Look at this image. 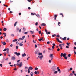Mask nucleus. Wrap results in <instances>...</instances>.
Wrapping results in <instances>:
<instances>
[{"mask_svg":"<svg viewBox=\"0 0 76 76\" xmlns=\"http://www.w3.org/2000/svg\"><path fill=\"white\" fill-rule=\"evenodd\" d=\"M67 56V54L66 53H61V57H64Z\"/></svg>","mask_w":76,"mask_h":76,"instance_id":"obj_1","label":"nucleus"},{"mask_svg":"<svg viewBox=\"0 0 76 76\" xmlns=\"http://www.w3.org/2000/svg\"><path fill=\"white\" fill-rule=\"evenodd\" d=\"M53 54H50V58H51V60H53V58H54V56H53Z\"/></svg>","mask_w":76,"mask_h":76,"instance_id":"obj_2","label":"nucleus"},{"mask_svg":"<svg viewBox=\"0 0 76 76\" xmlns=\"http://www.w3.org/2000/svg\"><path fill=\"white\" fill-rule=\"evenodd\" d=\"M14 54H16V55H17V56H19V55H20V53H17V52H15Z\"/></svg>","mask_w":76,"mask_h":76,"instance_id":"obj_3","label":"nucleus"},{"mask_svg":"<svg viewBox=\"0 0 76 76\" xmlns=\"http://www.w3.org/2000/svg\"><path fill=\"white\" fill-rule=\"evenodd\" d=\"M16 59V58L15 57V56H12L11 58V60H15Z\"/></svg>","mask_w":76,"mask_h":76,"instance_id":"obj_4","label":"nucleus"},{"mask_svg":"<svg viewBox=\"0 0 76 76\" xmlns=\"http://www.w3.org/2000/svg\"><path fill=\"white\" fill-rule=\"evenodd\" d=\"M19 67L20 68L21 67H22V62H20V64H18Z\"/></svg>","mask_w":76,"mask_h":76,"instance_id":"obj_5","label":"nucleus"},{"mask_svg":"<svg viewBox=\"0 0 76 76\" xmlns=\"http://www.w3.org/2000/svg\"><path fill=\"white\" fill-rule=\"evenodd\" d=\"M1 43L3 45H5L6 44V42H2Z\"/></svg>","mask_w":76,"mask_h":76,"instance_id":"obj_6","label":"nucleus"},{"mask_svg":"<svg viewBox=\"0 0 76 76\" xmlns=\"http://www.w3.org/2000/svg\"><path fill=\"white\" fill-rule=\"evenodd\" d=\"M56 39L57 40L58 42H60V43H62V42H61L60 41L58 38Z\"/></svg>","mask_w":76,"mask_h":76,"instance_id":"obj_7","label":"nucleus"},{"mask_svg":"<svg viewBox=\"0 0 76 76\" xmlns=\"http://www.w3.org/2000/svg\"><path fill=\"white\" fill-rule=\"evenodd\" d=\"M26 56V54L25 53H24L22 54V57H25Z\"/></svg>","mask_w":76,"mask_h":76,"instance_id":"obj_8","label":"nucleus"},{"mask_svg":"<svg viewBox=\"0 0 76 76\" xmlns=\"http://www.w3.org/2000/svg\"><path fill=\"white\" fill-rule=\"evenodd\" d=\"M9 49L8 48L7 49V54L9 53Z\"/></svg>","mask_w":76,"mask_h":76,"instance_id":"obj_9","label":"nucleus"},{"mask_svg":"<svg viewBox=\"0 0 76 76\" xmlns=\"http://www.w3.org/2000/svg\"><path fill=\"white\" fill-rule=\"evenodd\" d=\"M28 69L29 70H32V69H33V68L32 67L30 66L28 68Z\"/></svg>","mask_w":76,"mask_h":76,"instance_id":"obj_10","label":"nucleus"},{"mask_svg":"<svg viewBox=\"0 0 76 76\" xmlns=\"http://www.w3.org/2000/svg\"><path fill=\"white\" fill-rule=\"evenodd\" d=\"M41 26H45V25H46V24H45V23H42L41 24Z\"/></svg>","mask_w":76,"mask_h":76,"instance_id":"obj_11","label":"nucleus"},{"mask_svg":"<svg viewBox=\"0 0 76 76\" xmlns=\"http://www.w3.org/2000/svg\"><path fill=\"white\" fill-rule=\"evenodd\" d=\"M43 57H44V56H43V55L40 56V58H39L40 60H42V58H43Z\"/></svg>","mask_w":76,"mask_h":76,"instance_id":"obj_12","label":"nucleus"},{"mask_svg":"<svg viewBox=\"0 0 76 76\" xmlns=\"http://www.w3.org/2000/svg\"><path fill=\"white\" fill-rule=\"evenodd\" d=\"M30 75L31 76H33V75H34V72H31L30 73Z\"/></svg>","mask_w":76,"mask_h":76,"instance_id":"obj_13","label":"nucleus"},{"mask_svg":"<svg viewBox=\"0 0 76 76\" xmlns=\"http://www.w3.org/2000/svg\"><path fill=\"white\" fill-rule=\"evenodd\" d=\"M30 32L31 33V34H34V31H30Z\"/></svg>","mask_w":76,"mask_h":76,"instance_id":"obj_14","label":"nucleus"},{"mask_svg":"<svg viewBox=\"0 0 76 76\" xmlns=\"http://www.w3.org/2000/svg\"><path fill=\"white\" fill-rule=\"evenodd\" d=\"M16 41H17V39H15L12 40V42H16Z\"/></svg>","mask_w":76,"mask_h":76,"instance_id":"obj_15","label":"nucleus"},{"mask_svg":"<svg viewBox=\"0 0 76 76\" xmlns=\"http://www.w3.org/2000/svg\"><path fill=\"white\" fill-rule=\"evenodd\" d=\"M58 72H59V73H61V71H60V69H58Z\"/></svg>","mask_w":76,"mask_h":76,"instance_id":"obj_16","label":"nucleus"},{"mask_svg":"<svg viewBox=\"0 0 76 76\" xmlns=\"http://www.w3.org/2000/svg\"><path fill=\"white\" fill-rule=\"evenodd\" d=\"M45 31L46 32V34L48 35V31L46 29H45Z\"/></svg>","mask_w":76,"mask_h":76,"instance_id":"obj_17","label":"nucleus"},{"mask_svg":"<svg viewBox=\"0 0 76 76\" xmlns=\"http://www.w3.org/2000/svg\"><path fill=\"white\" fill-rule=\"evenodd\" d=\"M36 15V16H37V17H39H39H40V16L39 14H37V15Z\"/></svg>","mask_w":76,"mask_h":76,"instance_id":"obj_18","label":"nucleus"},{"mask_svg":"<svg viewBox=\"0 0 76 76\" xmlns=\"http://www.w3.org/2000/svg\"><path fill=\"white\" fill-rule=\"evenodd\" d=\"M3 35H4V37H6V34L4 33H3Z\"/></svg>","mask_w":76,"mask_h":76,"instance_id":"obj_19","label":"nucleus"},{"mask_svg":"<svg viewBox=\"0 0 76 76\" xmlns=\"http://www.w3.org/2000/svg\"><path fill=\"white\" fill-rule=\"evenodd\" d=\"M6 30H7V28H4L3 29L4 31H6Z\"/></svg>","mask_w":76,"mask_h":76,"instance_id":"obj_20","label":"nucleus"},{"mask_svg":"<svg viewBox=\"0 0 76 76\" xmlns=\"http://www.w3.org/2000/svg\"><path fill=\"white\" fill-rule=\"evenodd\" d=\"M19 48V46H17L16 47V50H18Z\"/></svg>","mask_w":76,"mask_h":76,"instance_id":"obj_21","label":"nucleus"},{"mask_svg":"<svg viewBox=\"0 0 76 76\" xmlns=\"http://www.w3.org/2000/svg\"><path fill=\"white\" fill-rule=\"evenodd\" d=\"M17 22H16L14 24V26H15L16 25V24L17 23Z\"/></svg>","mask_w":76,"mask_h":76,"instance_id":"obj_22","label":"nucleus"},{"mask_svg":"<svg viewBox=\"0 0 76 76\" xmlns=\"http://www.w3.org/2000/svg\"><path fill=\"white\" fill-rule=\"evenodd\" d=\"M19 45H20V46H22L23 45V44H22V43H20L19 44Z\"/></svg>","mask_w":76,"mask_h":76,"instance_id":"obj_23","label":"nucleus"},{"mask_svg":"<svg viewBox=\"0 0 76 76\" xmlns=\"http://www.w3.org/2000/svg\"><path fill=\"white\" fill-rule=\"evenodd\" d=\"M42 53H39V54H38V55H42Z\"/></svg>","mask_w":76,"mask_h":76,"instance_id":"obj_24","label":"nucleus"},{"mask_svg":"<svg viewBox=\"0 0 76 76\" xmlns=\"http://www.w3.org/2000/svg\"><path fill=\"white\" fill-rule=\"evenodd\" d=\"M54 74H56V73H57V71H55L54 72Z\"/></svg>","mask_w":76,"mask_h":76,"instance_id":"obj_25","label":"nucleus"},{"mask_svg":"<svg viewBox=\"0 0 76 76\" xmlns=\"http://www.w3.org/2000/svg\"><path fill=\"white\" fill-rule=\"evenodd\" d=\"M23 29L24 31H26V28H25L24 27H23Z\"/></svg>","mask_w":76,"mask_h":76,"instance_id":"obj_26","label":"nucleus"},{"mask_svg":"<svg viewBox=\"0 0 76 76\" xmlns=\"http://www.w3.org/2000/svg\"><path fill=\"white\" fill-rule=\"evenodd\" d=\"M59 46L60 47H62V45L61 44H59Z\"/></svg>","mask_w":76,"mask_h":76,"instance_id":"obj_27","label":"nucleus"},{"mask_svg":"<svg viewBox=\"0 0 76 76\" xmlns=\"http://www.w3.org/2000/svg\"><path fill=\"white\" fill-rule=\"evenodd\" d=\"M69 76H73V74L72 73L70 74Z\"/></svg>","mask_w":76,"mask_h":76,"instance_id":"obj_28","label":"nucleus"},{"mask_svg":"<svg viewBox=\"0 0 76 76\" xmlns=\"http://www.w3.org/2000/svg\"><path fill=\"white\" fill-rule=\"evenodd\" d=\"M33 42L34 43H36V40H34L33 41Z\"/></svg>","mask_w":76,"mask_h":76,"instance_id":"obj_29","label":"nucleus"},{"mask_svg":"<svg viewBox=\"0 0 76 76\" xmlns=\"http://www.w3.org/2000/svg\"><path fill=\"white\" fill-rule=\"evenodd\" d=\"M35 54H37L38 53V51H36L35 52Z\"/></svg>","mask_w":76,"mask_h":76,"instance_id":"obj_30","label":"nucleus"},{"mask_svg":"<svg viewBox=\"0 0 76 76\" xmlns=\"http://www.w3.org/2000/svg\"><path fill=\"white\" fill-rule=\"evenodd\" d=\"M64 57L65 59L66 60H67V56H65Z\"/></svg>","mask_w":76,"mask_h":76,"instance_id":"obj_31","label":"nucleus"},{"mask_svg":"<svg viewBox=\"0 0 76 76\" xmlns=\"http://www.w3.org/2000/svg\"><path fill=\"white\" fill-rule=\"evenodd\" d=\"M38 68H35V69H34V70H38Z\"/></svg>","mask_w":76,"mask_h":76,"instance_id":"obj_32","label":"nucleus"},{"mask_svg":"<svg viewBox=\"0 0 76 76\" xmlns=\"http://www.w3.org/2000/svg\"><path fill=\"white\" fill-rule=\"evenodd\" d=\"M9 59L8 58H7L5 59V60H6V61H8V60Z\"/></svg>","mask_w":76,"mask_h":76,"instance_id":"obj_33","label":"nucleus"},{"mask_svg":"<svg viewBox=\"0 0 76 76\" xmlns=\"http://www.w3.org/2000/svg\"><path fill=\"white\" fill-rule=\"evenodd\" d=\"M54 16L55 18H57V15H54Z\"/></svg>","mask_w":76,"mask_h":76,"instance_id":"obj_34","label":"nucleus"},{"mask_svg":"<svg viewBox=\"0 0 76 76\" xmlns=\"http://www.w3.org/2000/svg\"><path fill=\"white\" fill-rule=\"evenodd\" d=\"M25 38V36H24L22 37V38L23 39H24Z\"/></svg>","mask_w":76,"mask_h":76,"instance_id":"obj_35","label":"nucleus"},{"mask_svg":"<svg viewBox=\"0 0 76 76\" xmlns=\"http://www.w3.org/2000/svg\"><path fill=\"white\" fill-rule=\"evenodd\" d=\"M28 32H24V34H25L26 35V34H28Z\"/></svg>","mask_w":76,"mask_h":76,"instance_id":"obj_36","label":"nucleus"},{"mask_svg":"<svg viewBox=\"0 0 76 76\" xmlns=\"http://www.w3.org/2000/svg\"><path fill=\"white\" fill-rule=\"evenodd\" d=\"M39 34H41V31H39Z\"/></svg>","mask_w":76,"mask_h":76,"instance_id":"obj_37","label":"nucleus"},{"mask_svg":"<svg viewBox=\"0 0 76 76\" xmlns=\"http://www.w3.org/2000/svg\"><path fill=\"white\" fill-rule=\"evenodd\" d=\"M55 36H56V34H54V35H52V37H55Z\"/></svg>","mask_w":76,"mask_h":76,"instance_id":"obj_38","label":"nucleus"},{"mask_svg":"<svg viewBox=\"0 0 76 76\" xmlns=\"http://www.w3.org/2000/svg\"><path fill=\"white\" fill-rule=\"evenodd\" d=\"M31 16H34V14L32 12L31 14Z\"/></svg>","mask_w":76,"mask_h":76,"instance_id":"obj_39","label":"nucleus"},{"mask_svg":"<svg viewBox=\"0 0 76 76\" xmlns=\"http://www.w3.org/2000/svg\"><path fill=\"white\" fill-rule=\"evenodd\" d=\"M38 22H36L35 23V25H36V26H38Z\"/></svg>","mask_w":76,"mask_h":76,"instance_id":"obj_40","label":"nucleus"},{"mask_svg":"<svg viewBox=\"0 0 76 76\" xmlns=\"http://www.w3.org/2000/svg\"><path fill=\"white\" fill-rule=\"evenodd\" d=\"M60 23H61L60 22H59L58 23V26H60Z\"/></svg>","mask_w":76,"mask_h":76,"instance_id":"obj_41","label":"nucleus"},{"mask_svg":"<svg viewBox=\"0 0 76 76\" xmlns=\"http://www.w3.org/2000/svg\"><path fill=\"white\" fill-rule=\"evenodd\" d=\"M17 31H19V28L18 27L17 28Z\"/></svg>","mask_w":76,"mask_h":76,"instance_id":"obj_42","label":"nucleus"},{"mask_svg":"<svg viewBox=\"0 0 76 76\" xmlns=\"http://www.w3.org/2000/svg\"><path fill=\"white\" fill-rule=\"evenodd\" d=\"M6 50H7V49H5L3 50V51H6Z\"/></svg>","mask_w":76,"mask_h":76,"instance_id":"obj_43","label":"nucleus"},{"mask_svg":"<svg viewBox=\"0 0 76 76\" xmlns=\"http://www.w3.org/2000/svg\"><path fill=\"white\" fill-rule=\"evenodd\" d=\"M6 42H9V40L8 39H6Z\"/></svg>","mask_w":76,"mask_h":76,"instance_id":"obj_44","label":"nucleus"},{"mask_svg":"<svg viewBox=\"0 0 76 76\" xmlns=\"http://www.w3.org/2000/svg\"><path fill=\"white\" fill-rule=\"evenodd\" d=\"M21 31H22V30H21V29H20L19 30V32H21Z\"/></svg>","mask_w":76,"mask_h":76,"instance_id":"obj_45","label":"nucleus"},{"mask_svg":"<svg viewBox=\"0 0 76 76\" xmlns=\"http://www.w3.org/2000/svg\"><path fill=\"white\" fill-rule=\"evenodd\" d=\"M25 72H28V70L25 69Z\"/></svg>","mask_w":76,"mask_h":76,"instance_id":"obj_46","label":"nucleus"},{"mask_svg":"<svg viewBox=\"0 0 76 76\" xmlns=\"http://www.w3.org/2000/svg\"><path fill=\"white\" fill-rule=\"evenodd\" d=\"M28 73H30V70L28 69Z\"/></svg>","mask_w":76,"mask_h":76,"instance_id":"obj_47","label":"nucleus"},{"mask_svg":"<svg viewBox=\"0 0 76 76\" xmlns=\"http://www.w3.org/2000/svg\"><path fill=\"white\" fill-rule=\"evenodd\" d=\"M11 36L12 37H14L15 36V35L13 34H11Z\"/></svg>","mask_w":76,"mask_h":76,"instance_id":"obj_48","label":"nucleus"},{"mask_svg":"<svg viewBox=\"0 0 76 76\" xmlns=\"http://www.w3.org/2000/svg\"><path fill=\"white\" fill-rule=\"evenodd\" d=\"M71 56V55H70V54H69L68 55V57H70Z\"/></svg>","mask_w":76,"mask_h":76,"instance_id":"obj_49","label":"nucleus"},{"mask_svg":"<svg viewBox=\"0 0 76 76\" xmlns=\"http://www.w3.org/2000/svg\"><path fill=\"white\" fill-rule=\"evenodd\" d=\"M19 39H21V40H23V39L22 38H19Z\"/></svg>","mask_w":76,"mask_h":76,"instance_id":"obj_50","label":"nucleus"},{"mask_svg":"<svg viewBox=\"0 0 76 76\" xmlns=\"http://www.w3.org/2000/svg\"><path fill=\"white\" fill-rule=\"evenodd\" d=\"M64 40H66V37H64Z\"/></svg>","mask_w":76,"mask_h":76,"instance_id":"obj_51","label":"nucleus"},{"mask_svg":"<svg viewBox=\"0 0 76 76\" xmlns=\"http://www.w3.org/2000/svg\"><path fill=\"white\" fill-rule=\"evenodd\" d=\"M66 44H67V45L68 46H69V45H70L69 44V43H66Z\"/></svg>","mask_w":76,"mask_h":76,"instance_id":"obj_52","label":"nucleus"},{"mask_svg":"<svg viewBox=\"0 0 76 76\" xmlns=\"http://www.w3.org/2000/svg\"><path fill=\"white\" fill-rule=\"evenodd\" d=\"M53 46H55L56 45V44L54 43L53 44Z\"/></svg>","mask_w":76,"mask_h":76,"instance_id":"obj_53","label":"nucleus"},{"mask_svg":"<svg viewBox=\"0 0 76 76\" xmlns=\"http://www.w3.org/2000/svg\"><path fill=\"white\" fill-rule=\"evenodd\" d=\"M0 66L1 67H3V65H2V64H0Z\"/></svg>","mask_w":76,"mask_h":76,"instance_id":"obj_54","label":"nucleus"},{"mask_svg":"<svg viewBox=\"0 0 76 76\" xmlns=\"http://www.w3.org/2000/svg\"><path fill=\"white\" fill-rule=\"evenodd\" d=\"M57 37H58H58H60V35H57L56 36Z\"/></svg>","mask_w":76,"mask_h":76,"instance_id":"obj_55","label":"nucleus"},{"mask_svg":"<svg viewBox=\"0 0 76 76\" xmlns=\"http://www.w3.org/2000/svg\"><path fill=\"white\" fill-rule=\"evenodd\" d=\"M54 48H55L54 46H52V48L53 49H54Z\"/></svg>","mask_w":76,"mask_h":76,"instance_id":"obj_56","label":"nucleus"},{"mask_svg":"<svg viewBox=\"0 0 76 76\" xmlns=\"http://www.w3.org/2000/svg\"><path fill=\"white\" fill-rule=\"evenodd\" d=\"M34 73H35V74H37V71H35V72H34Z\"/></svg>","mask_w":76,"mask_h":76,"instance_id":"obj_57","label":"nucleus"},{"mask_svg":"<svg viewBox=\"0 0 76 76\" xmlns=\"http://www.w3.org/2000/svg\"><path fill=\"white\" fill-rule=\"evenodd\" d=\"M20 61V60H18V61H17V63H19V62Z\"/></svg>","mask_w":76,"mask_h":76,"instance_id":"obj_58","label":"nucleus"},{"mask_svg":"<svg viewBox=\"0 0 76 76\" xmlns=\"http://www.w3.org/2000/svg\"><path fill=\"white\" fill-rule=\"evenodd\" d=\"M16 43L18 45V44H19V42H16Z\"/></svg>","mask_w":76,"mask_h":76,"instance_id":"obj_59","label":"nucleus"},{"mask_svg":"<svg viewBox=\"0 0 76 76\" xmlns=\"http://www.w3.org/2000/svg\"><path fill=\"white\" fill-rule=\"evenodd\" d=\"M60 15H63V13H60Z\"/></svg>","mask_w":76,"mask_h":76,"instance_id":"obj_60","label":"nucleus"},{"mask_svg":"<svg viewBox=\"0 0 76 76\" xmlns=\"http://www.w3.org/2000/svg\"><path fill=\"white\" fill-rule=\"evenodd\" d=\"M66 48H69V46H68H68H66Z\"/></svg>","mask_w":76,"mask_h":76,"instance_id":"obj_61","label":"nucleus"},{"mask_svg":"<svg viewBox=\"0 0 76 76\" xmlns=\"http://www.w3.org/2000/svg\"><path fill=\"white\" fill-rule=\"evenodd\" d=\"M35 48H37V45H35Z\"/></svg>","mask_w":76,"mask_h":76,"instance_id":"obj_62","label":"nucleus"},{"mask_svg":"<svg viewBox=\"0 0 76 76\" xmlns=\"http://www.w3.org/2000/svg\"><path fill=\"white\" fill-rule=\"evenodd\" d=\"M45 53V50H44L43 51V53Z\"/></svg>","mask_w":76,"mask_h":76,"instance_id":"obj_63","label":"nucleus"},{"mask_svg":"<svg viewBox=\"0 0 76 76\" xmlns=\"http://www.w3.org/2000/svg\"><path fill=\"white\" fill-rule=\"evenodd\" d=\"M8 10H10V8H8Z\"/></svg>","mask_w":76,"mask_h":76,"instance_id":"obj_64","label":"nucleus"}]
</instances>
